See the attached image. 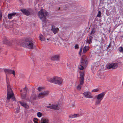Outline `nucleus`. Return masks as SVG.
I'll use <instances>...</instances> for the list:
<instances>
[{"mask_svg":"<svg viewBox=\"0 0 123 123\" xmlns=\"http://www.w3.org/2000/svg\"><path fill=\"white\" fill-rule=\"evenodd\" d=\"M38 15L40 18L43 21V30H47L46 29L47 26H46L47 20L46 16L49 15V14L47 11L43 9H41L40 11L38 12Z\"/></svg>","mask_w":123,"mask_h":123,"instance_id":"f257e3e1","label":"nucleus"},{"mask_svg":"<svg viewBox=\"0 0 123 123\" xmlns=\"http://www.w3.org/2000/svg\"><path fill=\"white\" fill-rule=\"evenodd\" d=\"M6 82L7 85V102H9V99L11 98L14 101L15 100V98L14 97V95L12 92L11 86L9 84V79L7 78V76L6 75Z\"/></svg>","mask_w":123,"mask_h":123,"instance_id":"f03ea898","label":"nucleus"},{"mask_svg":"<svg viewBox=\"0 0 123 123\" xmlns=\"http://www.w3.org/2000/svg\"><path fill=\"white\" fill-rule=\"evenodd\" d=\"M22 46L25 48L30 49H33L35 48L36 47L34 44L33 40L30 38L26 39L25 41L22 43Z\"/></svg>","mask_w":123,"mask_h":123,"instance_id":"7ed1b4c3","label":"nucleus"},{"mask_svg":"<svg viewBox=\"0 0 123 123\" xmlns=\"http://www.w3.org/2000/svg\"><path fill=\"white\" fill-rule=\"evenodd\" d=\"M88 63L87 59L85 55L82 56L79 65V68L80 70H83L84 67H86Z\"/></svg>","mask_w":123,"mask_h":123,"instance_id":"20e7f679","label":"nucleus"},{"mask_svg":"<svg viewBox=\"0 0 123 123\" xmlns=\"http://www.w3.org/2000/svg\"><path fill=\"white\" fill-rule=\"evenodd\" d=\"M48 81L51 83L60 85L62 83L63 80L60 77L55 76L49 79Z\"/></svg>","mask_w":123,"mask_h":123,"instance_id":"39448f33","label":"nucleus"},{"mask_svg":"<svg viewBox=\"0 0 123 123\" xmlns=\"http://www.w3.org/2000/svg\"><path fill=\"white\" fill-rule=\"evenodd\" d=\"M105 94V92H103L95 96V105H97L100 104Z\"/></svg>","mask_w":123,"mask_h":123,"instance_id":"423d86ee","label":"nucleus"},{"mask_svg":"<svg viewBox=\"0 0 123 123\" xmlns=\"http://www.w3.org/2000/svg\"><path fill=\"white\" fill-rule=\"evenodd\" d=\"M85 76L84 72L80 73V84H79L77 87V90H80L81 89V85L83 84L84 82V76Z\"/></svg>","mask_w":123,"mask_h":123,"instance_id":"0eeeda50","label":"nucleus"},{"mask_svg":"<svg viewBox=\"0 0 123 123\" xmlns=\"http://www.w3.org/2000/svg\"><path fill=\"white\" fill-rule=\"evenodd\" d=\"M37 99V96L36 94L32 93L29 99V101L31 103L34 104L35 101Z\"/></svg>","mask_w":123,"mask_h":123,"instance_id":"6e6552de","label":"nucleus"},{"mask_svg":"<svg viewBox=\"0 0 123 123\" xmlns=\"http://www.w3.org/2000/svg\"><path fill=\"white\" fill-rule=\"evenodd\" d=\"M49 93L48 91H44L40 93L38 95L39 98H41L47 96Z\"/></svg>","mask_w":123,"mask_h":123,"instance_id":"1a4fd4ad","label":"nucleus"},{"mask_svg":"<svg viewBox=\"0 0 123 123\" xmlns=\"http://www.w3.org/2000/svg\"><path fill=\"white\" fill-rule=\"evenodd\" d=\"M118 66L117 63H113L108 65L106 68L107 69H109L111 68L116 69L117 67Z\"/></svg>","mask_w":123,"mask_h":123,"instance_id":"9d476101","label":"nucleus"},{"mask_svg":"<svg viewBox=\"0 0 123 123\" xmlns=\"http://www.w3.org/2000/svg\"><path fill=\"white\" fill-rule=\"evenodd\" d=\"M4 71L6 73V75L7 74H12L14 76H15V71L14 70H11L10 69H4Z\"/></svg>","mask_w":123,"mask_h":123,"instance_id":"9b49d317","label":"nucleus"},{"mask_svg":"<svg viewBox=\"0 0 123 123\" xmlns=\"http://www.w3.org/2000/svg\"><path fill=\"white\" fill-rule=\"evenodd\" d=\"M23 92L21 93V98L23 99H25L26 98L27 94V90L26 87H25L23 89Z\"/></svg>","mask_w":123,"mask_h":123,"instance_id":"f8f14e48","label":"nucleus"},{"mask_svg":"<svg viewBox=\"0 0 123 123\" xmlns=\"http://www.w3.org/2000/svg\"><path fill=\"white\" fill-rule=\"evenodd\" d=\"M47 108L55 110H59V105H52L49 106H46Z\"/></svg>","mask_w":123,"mask_h":123,"instance_id":"ddd939ff","label":"nucleus"},{"mask_svg":"<svg viewBox=\"0 0 123 123\" xmlns=\"http://www.w3.org/2000/svg\"><path fill=\"white\" fill-rule=\"evenodd\" d=\"M83 95L86 98H93V96L91 93L89 92H86L83 93Z\"/></svg>","mask_w":123,"mask_h":123,"instance_id":"4468645a","label":"nucleus"},{"mask_svg":"<svg viewBox=\"0 0 123 123\" xmlns=\"http://www.w3.org/2000/svg\"><path fill=\"white\" fill-rule=\"evenodd\" d=\"M18 14L16 12H13L9 14L8 15V18L9 19H11L12 18L15 16H17Z\"/></svg>","mask_w":123,"mask_h":123,"instance_id":"2eb2a0df","label":"nucleus"},{"mask_svg":"<svg viewBox=\"0 0 123 123\" xmlns=\"http://www.w3.org/2000/svg\"><path fill=\"white\" fill-rule=\"evenodd\" d=\"M60 56L59 55H53L51 58V59L53 61H59L60 60Z\"/></svg>","mask_w":123,"mask_h":123,"instance_id":"dca6fc26","label":"nucleus"},{"mask_svg":"<svg viewBox=\"0 0 123 123\" xmlns=\"http://www.w3.org/2000/svg\"><path fill=\"white\" fill-rule=\"evenodd\" d=\"M21 10L24 14L26 15H28L30 14L29 11L28 10L23 9H21Z\"/></svg>","mask_w":123,"mask_h":123,"instance_id":"f3484780","label":"nucleus"},{"mask_svg":"<svg viewBox=\"0 0 123 123\" xmlns=\"http://www.w3.org/2000/svg\"><path fill=\"white\" fill-rule=\"evenodd\" d=\"M43 32L44 36L46 37L47 35H50L51 36L53 35L52 31H43Z\"/></svg>","mask_w":123,"mask_h":123,"instance_id":"a211bd4d","label":"nucleus"},{"mask_svg":"<svg viewBox=\"0 0 123 123\" xmlns=\"http://www.w3.org/2000/svg\"><path fill=\"white\" fill-rule=\"evenodd\" d=\"M49 120L47 118H42L41 120L40 123H48Z\"/></svg>","mask_w":123,"mask_h":123,"instance_id":"6ab92c4d","label":"nucleus"},{"mask_svg":"<svg viewBox=\"0 0 123 123\" xmlns=\"http://www.w3.org/2000/svg\"><path fill=\"white\" fill-rule=\"evenodd\" d=\"M18 103H19L21 105L26 108L28 109L29 107V106L26 103L21 102L20 101H19Z\"/></svg>","mask_w":123,"mask_h":123,"instance_id":"aec40b11","label":"nucleus"},{"mask_svg":"<svg viewBox=\"0 0 123 123\" xmlns=\"http://www.w3.org/2000/svg\"><path fill=\"white\" fill-rule=\"evenodd\" d=\"M89 49V47L88 46H85L83 49V53H85L87 52Z\"/></svg>","mask_w":123,"mask_h":123,"instance_id":"412c9836","label":"nucleus"},{"mask_svg":"<svg viewBox=\"0 0 123 123\" xmlns=\"http://www.w3.org/2000/svg\"><path fill=\"white\" fill-rule=\"evenodd\" d=\"M40 40L41 41H44L45 40V38L41 34H40L39 36Z\"/></svg>","mask_w":123,"mask_h":123,"instance_id":"4be33fe9","label":"nucleus"},{"mask_svg":"<svg viewBox=\"0 0 123 123\" xmlns=\"http://www.w3.org/2000/svg\"><path fill=\"white\" fill-rule=\"evenodd\" d=\"M79 115L77 114H74L73 115H71L69 116V117L70 118H73L77 117L79 116Z\"/></svg>","mask_w":123,"mask_h":123,"instance_id":"5701e85b","label":"nucleus"},{"mask_svg":"<svg viewBox=\"0 0 123 123\" xmlns=\"http://www.w3.org/2000/svg\"><path fill=\"white\" fill-rule=\"evenodd\" d=\"M51 29L52 31H58L59 29L56 27H55L54 25H52L51 27Z\"/></svg>","mask_w":123,"mask_h":123,"instance_id":"b1692460","label":"nucleus"},{"mask_svg":"<svg viewBox=\"0 0 123 123\" xmlns=\"http://www.w3.org/2000/svg\"><path fill=\"white\" fill-rule=\"evenodd\" d=\"M9 42L8 40L6 37H5L3 40V43H4L8 44Z\"/></svg>","mask_w":123,"mask_h":123,"instance_id":"393cba45","label":"nucleus"},{"mask_svg":"<svg viewBox=\"0 0 123 123\" xmlns=\"http://www.w3.org/2000/svg\"><path fill=\"white\" fill-rule=\"evenodd\" d=\"M95 64H94L92 67V72L96 70V67L95 66Z\"/></svg>","mask_w":123,"mask_h":123,"instance_id":"a878e982","label":"nucleus"},{"mask_svg":"<svg viewBox=\"0 0 123 123\" xmlns=\"http://www.w3.org/2000/svg\"><path fill=\"white\" fill-rule=\"evenodd\" d=\"M95 34V31H91L90 33L89 34V37H92L94 36Z\"/></svg>","mask_w":123,"mask_h":123,"instance_id":"bb28decb","label":"nucleus"},{"mask_svg":"<svg viewBox=\"0 0 123 123\" xmlns=\"http://www.w3.org/2000/svg\"><path fill=\"white\" fill-rule=\"evenodd\" d=\"M14 33L16 34H18L20 35H21L23 34L21 31H14Z\"/></svg>","mask_w":123,"mask_h":123,"instance_id":"cd10ccee","label":"nucleus"},{"mask_svg":"<svg viewBox=\"0 0 123 123\" xmlns=\"http://www.w3.org/2000/svg\"><path fill=\"white\" fill-rule=\"evenodd\" d=\"M89 39L88 42V43H89V44H91L92 43V39L93 38V37H89Z\"/></svg>","mask_w":123,"mask_h":123,"instance_id":"c85d7f7f","label":"nucleus"},{"mask_svg":"<svg viewBox=\"0 0 123 123\" xmlns=\"http://www.w3.org/2000/svg\"><path fill=\"white\" fill-rule=\"evenodd\" d=\"M37 115L38 117H41L42 114L40 112H38L37 114Z\"/></svg>","mask_w":123,"mask_h":123,"instance_id":"c756f323","label":"nucleus"},{"mask_svg":"<svg viewBox=\"0 0 123 123\" xmlns=\"http://www.w3.org/2000/svg\"><path fill=\"white\" fill-rule=\"evenodd\" d=\"M99 89L98 88H97L93 90L92 91V92H97L98 91Z\"/></svg>","mask_w":123,"mask_h":123,"instance_id":"7c9ffc66","label":"nucleus"},{"mask_svg":"<svg viewBox=\"0 0 123 123\" xmlns=\"http://www.w3.org/2000/svg\"><path fill=\"white\" fill-rule=\"evenodd\" d=\"M43 89V88L41 87H39L37 88V90L39 91H41Z\"/></svg>","mask_w":123,"mask_h":123,"instance_id":"2f4dec72","label":"nucleus"},{"mask_svg":"<svg viewBox=\"0 0 123 123\" xmlns=\"http://www.w3.org/2000/svg\"><path fill=\"white\" fill-rule=\"evenodd\" d=\"M123 50V48L122 47H120L119 48V51L122 52Z\"/></svg>","mask_w":123,"mask_h":123,"instance_id":"473e14b6","label":"nucleus"},{"mask_svg":"<svg viewBox=\"0 0 123 123\" xmlns=\"http://www.w3.org/2000/svg\"><path fill=\"white\" fill-rule=\"evenodd\" d=\"M101 12L100 11H99L97 15V16L98 17H100L101 16Z\"/></svg>","mask_w":123,"mask_h":123,"instance_id":"72a5a7b5","label":"nucleus"},{"mask_svg":"<svg viewBox=\"0 0 123 123\" xmlns=\"http://www.w3.org/2000/svg\"><path fill=\"white\" fill-rule=\"evenodd\" d=\"M82 50V48H80V50L79 52V54L80 55H81V52Z\"/></svg>","mask_w":123,"mask_h":123,"instance_id":"f704fd0d","label":"nucleus"},{"mask_svg":"<svg viewBox=\"0 0 123 123\" xmlns=\"http://www.w3.org/2000/svg\"><path fill=\"white\" fill-rule=\"evenodd\" d=\"M74 48L76 49H78L79 48V45L78 44H76L74 46Z\"/></svg>","mask_w":123,"mask_h":123,"instance_id":"c9c22d12","label":"nucleus"},{"mask_svg":"<svg viewBox=\"0 0 123 123\" xmlns=\"http://www.w3.org/2000/svg\"><path fill=\"white\" fill-rule=\"evenodd\" d=\"M2 17V15L1 12L0 10V20L1 19V18Z\"/></svg>","mask_w":123,"mask_h":123,"instance_id":"e433bc0d","label":"nucleus"},{"mask_svg":"<svg viewBox=\"0 0 123 123\" xmlns=\"http://www.w3.org/2000/svg\"><path fill=\"white\" fill-rule=\"evenodd\" d=\"M52 33H54V34H55L57 33V31H52Z\"/></svg>","mask_w":123,"mask_h":123,"instance_id":"4c0bfd02","label":"nucleus"},{"mask_svg":"<svg viewBox=\"0 0 123 123\" xmlns=\"http://www.w3.org/2000/svg\"><path fill=\"white\" fill-rule=\"evenodd\" d=\"M104 75H102L101 76V79H104Z\"/></svg>","mask_w":123,"mask_h":123,"instance_id":"58836bf2","label":"nucleus"},{"mask_svg":"<svg viewBox=\"0 0 123 123\" xmlns=\"http://www.w3.org/2000/svg\"><path fill=\"white\" fill-rule=\"evenodd\" d=\"M34 119L35 120H36L37 121L38 120V119L36 118H34Z\"/></svg>","mask_w":123,"mask_h":123,"instance_id":"ea45409f","label":"nucleus"},{"mask_svg":"<svg viewBox=\"0 0 123 123\" xmlns=\"http://www.w3.org/2000/svg\"><path fill=\"white\" fill-rule=\"evenodd\" d=\"M34 122L35 123H38V122H37V121H36V120L34 121Z\"/></svg>","mask_w":123,"mask_h":123,"instance_id":"a19ab883","label":"nucleus"},{"mask_svg":"<svg viewBox=\"0 0 123 123\" xmlns=\"http://www.w3.org/2000/svg\"><path fill=\"white\" fill-rule=\"evenodd\" d=\"M110 45H111V43H110L109 45L108 46V47H110Z\"/></svg>","mask_w":123,"mask_h":123,"instance_id":"79ce46f5","label":"nucleus"},{"mask_svg":"<svg viewBox=\"0 0 123 123\" xmlns=\"http://www.w3.org/2000/svg\"><path fill=\"white\" fill-rule=\"evenodd\" d=\"M23 91V90H20V92H22V91Z\"/></svg>","mask_w":123,"mask_h":123,"instance_id":"37998d69","label":"nucleus"},{"mask_svg":"<svg viewBox=\"0 0 123 123\" xmlns=\"http://www.w3.org/2000/svg\"><path fill=\"white\" fill-rule=\"evenodd\" d=\"M49 39H49V38H47V40L48 41L49 40Z\"/></svg>","mask_w":123,"mask_h":123,"instance_id":"c03bdc74","label":"nucleus"},{"mask_svg":"<svg viewBox=\"0 0 123 123\" xmlns=\"http://www.w3.org/2000/svg\"><path fill=\"white\" fill-rule=\"evenodd\" d=\"M74 105H73V107H74Z\"/></svg>","mask_w":123,"mask_h":123,"instance_id":"a18cd8bd","label":"nucleus"},{"mask_svg":"<svg viewBox=\"0 0 123 123\" xmlns=\"http://www.w3.org/2000/svg\"><path fill=\"white\" fill-rule=\"evenodd\" d=\"M9 43H10H10L9 42V43H8V44Z\"/></svg>","mask_w":123,"mask_h":123,"instance_id":"49530a36","label":"nucleus"},{"mask_svg":"<svg viewBox=\"0 0 123 123\" xmlns=\"http://www.w3.org/2000/svg\"><path fill=\"white\" fill-rule=\"evenodd\" d=\"M121 123H123V121Z\"/></svg>","mask_w":123,"mask_h":123,"instance_id":"de8ad7c7","label":"nucleus"},{"mask_svg":"<svg viewBox=\"0 0 123 123\" xmlns=\"http://www.w3.org/2000/svg\"><path fill=\"white\" fill-rule=\"evenodd\" d=\"M9 45H10L11 44H8Z\"/></svg>","mask_w":123,"mask_h":123,"instance_id":"09e8293b","label":"nucleus"}]
</instances>
